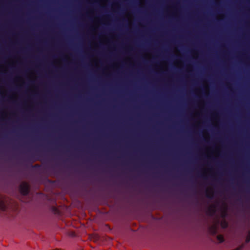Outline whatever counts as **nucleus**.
Returning a JSON list of instances; mask_svg holds the SVG:
<instances>
[{"label":"nucleus","instance_id":"nucleus-2","mask_svg":"<svg viewBox=\"0 0 250 250\" xmlns=\"http://www.w3.org/2000/svg\"><path fill=\"white\" fill-rule=\"evenodd\" d=\"M8 208L6 199L0 197V210L5 211Z\"/></svg>","mask_w":250,"mask_h":250},{"label":"nucleus","instance_id":"nucleus-13","mask_svg":"<svg viewBox=\"0 0 250 250\" xmlns=\"http://www.w3.org/2000/svg\"><path fill=\"white\" fill-rule=\"evenodd\" d=\"M4 125V124H0V125ZM4 125H7L6 124H4Z\"/></svg>","mask_w":250,"mask_h":250},{"label":"nucleus","instance_id":"nucleus-10","mask_svg":"<svg viewBox=\"0 0 250 250\" xmlns=\"http://www.w3.org/2000/svg\"><path fill=\"white\" fill-rule=\"evenodd\" d=\"M52 210L54 211H56L57 210V209L55 207H53L52 208Z\"/></svg>","mask_w":250,"mask_h":250},{"label":"nucleus","instance_id":"nucleus-6","mask_svg":"<svg viewBox=\"0 0 250 250\" xmlns=\"http://www.w3.org/2000/svg\"><path fill=\"white\" fill-rule=\"evenodd\" d=\"M217 239L220 243H222L224 241V238L223 235L219 234L217 236Z\"/></svg>","mask_w":250,"mask_h":250},{"label":"nucleus","instance_id":"nucleus-8","mask_svg":"<svg viewBox=\"0 0 250 250\" xmlns=\"http://www.w3.org/2000/svg\"><path fill=\"white\" fill-rule=\"evenodd\" d=\"M250 241V231H249L246 238V243H248Z\"/></svg>","mask_w":250,"mask_h":250},{"label":"nucleus","instance_id":"nucleus-9","mask_svg":"<svg viewBox=\"0 0 250 250\" xmlns=\"http://www.w3.org/2000/svg\"><path fill=\"white\" fill-rule=\"evenodd\" d=\"M207 171H211V169H205L203 172V176H205Z\"/></svg>","mask_w":250,"mask_h":250},{"label":"nucleus","instance_id":"nucleus-1","mask_svg":"<svg viewBox=\"0 0 250 250\" xmlns=\"http://www.w3.org/2000/svg\"><path fill=\"white\" fill-rule=\"evenodd\" d=\"M20 191L23 195H27L29 192V186L26 182H22L20 185Z\"/></svg>","mask_w":250,"mask_h":250},{"label":"nucleus","instance_id":"nucleus-3","mask_svg":"<svg viewBox=\"0 0 250 250\" xmlns=\"http://www.w3.org/2000/svg\"><path fill=\"white\" fill-rule=\"evenodd\" d=\"M215 206L214 205H210L207 209V213L210 216L213 215L216 211Z\"/></svg>","mask_w":250,"mask_h":250},{"label":"nucleus","instance_id":"nucleus-4","mask_svg":"<svg viewBox=\"0 0 250 250\" xmlns=\"http://www.w3.org/2000/svg\"><path fill=\"white\" fill-rule=\"evenodd\" d=\"M208 231L209 232L212 234H215L217 233V228L216 225H213L211 226H210L208 228Z\"/></svg>","mask_w":250,"mask_h":250},{"label":"nucleus","instance_id":"nucleus-7","mask_svg":"<svg viewBox=\"0 0 250 250\" xmlns=\"http://www.w3.org/2000/svg\"><path fill=\"white\" fill-rule=\"evenodd\" d=\"M221 227L223 228H227L228 226V223L224 220V221H222L221 223Z\"/></svg>","mask_w":250,"mask_h":250},{"label":"nucleus","instance_id":"nucleus-12","mask_svg":"<svg viewBox=\"0 0 250 250\" xmlns=\"http://www.w3.org/2000/svg\"><path fill=\"white\" fill-rule=\"evenodd\" d=\"M226 208H225V210L223 211V213H225V212H226Z\"/></svg>","mask_w":250,"mask_h":250},{"label":"nucleus","instance_id":"nucleus-5","mask_svg":"<svg viewBox=\"0 0 250 250\" xmlns=\"http://www.w3.org/2000/svg\"><path fill=\"white\" fill-rule=\"evenodd\" d=\"M206 195L208 198H212L214 193L211 188H208L206 190Z\"/></svg>","mask_w":250,"mask_h":250},{"label":"nucleus","instance_id":"nucleus-11","mask_svg":"<svg viewBox=\"0 0 250 250\" xmlns=\"http://www.w3.org/2000/svg\"><path fill=\"white\" fill-rule=\"evenodd\" d=\"M213 114H214V115H216V114H217L216 112V111H213Z\"/></svg>","mask_w":250,"mask_h":250}]
</instances>
